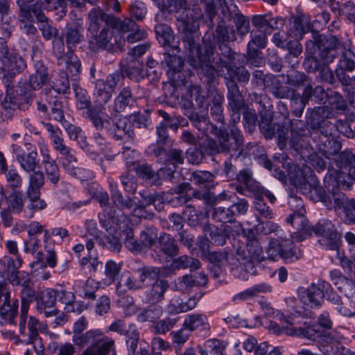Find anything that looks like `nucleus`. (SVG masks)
<instances>
[{
    "instance_id": "f704fd0d",
    "label": "nucleus",
    "mask_w": 355,
    "mask_h": 355,
    "mask_svg": "<svg viewBox=\"0 0 355 355\" xmlns=\"http://www.w3.org/2000/svg\"><path fill=\"white\" fill-rule=\"evenodd\" d=\"M44 126L49 134V138L55 151L60 155L63 154V152L72 149L66 145L62 130L58 126H55L50 123H44Z\"/></svg>"
},
{
    "instance_id": "3c124183",
    "label": "nucleus",
    "mask_w": 355,
    "mask_h": 355,
    "mask_svg": "<svg viewBox=\"0 0 355 355\" xmlns=\"http://www.w3.org/2000/svg\"><path fill=\"white\" fill-rule=\"evenodd\" d=\"M66 44L68 51L73 52V48L79 44L83 37V28L77 25H71L66 27Z\"/></svg>"
},
{
    "instance_id": "603ef678",
    "label": "nucleus",
    "mask_w": 355,
    "mask_h": 355,
    "mask_svg": "<svg viewBox=\"0 0 355 355\" xmlns=\"http://www.w3.org/2000/svg\"><path fill=\"white\" fill-rule=\"evenodd\" d=\"M16 309V306L10 307V300L7 303L0 305V324L1 325L9 324L15 327L17 325L16 318L19 312Z\"/></svg>"
},
{
    "instance_id": "473e14b6",
    "label": "nucleus",
    "mask_w": 355,
    "mask_h": 355,
    "mask_svg": "<svg viewBox=\"0 0 355 355\" xmlns=\"http://www.w3.org/2000/svg\"><path fill=\"white\" fill-rule=\"evenodd\" d=\"M169 285L167 281L157 279L145 292L144 301L146 303L156 304L162 301Z\"/></svg>"
},
{
    "instance_id": "09e8293b",
    "label": "nucleus",
    "mask_w": 355,
    "mask_h": 355,
    "mask_svg": "<svg viewBox=\"0 0 355 355\" xmlns=\"http://www.w3.org/2000/svg\"><path fill=\"white\" fill-rule=\"evenodd\" d=\"M62 65L66 67L65 73L71 76L73 80H77V76L81 73V63L79 58L73 52L67 51Z\"/></svg>"
},
{
    "instance_id": "4d7b16f0",
    "label": "nucleus",
    "mask_w": 355,
    "mask_h": 355,
    "mask_svg": "<svg viewBox=\"0 0 355 355\" xmlns=\"http://www.w3.org/2000/svg\"><path fill=\"white\" fill-rule=\"evenodd\" d=\"M36 291L31 284H26L21 287L20 291L21 310L20 313H28L30 304L35 301Z\"/></svg>"
},
{
    "instance_id": "aec40b11",
    "label": "nucleus",
    "mask_w": 355,
    "mask_h": 355,
    "mask_svg": "<svg viewBox=\"0 0 355 355\" xmlns=\"http://www.w3.org/2000/svg\"><path fill=\"white\" fill-rule=\"evenodd\" d=\"M251 40L248 44V55L250 62L258 66L262 63L261 53L259 49H264L267 44L266 33L261 31H252Z\"/></svg>"
},
{
    "instance_id": "338daca9",
    "label": "nucleus",
    "mask_w": 355,
    "mask_h": 355,
    "mask_svg": "<svg viewBox=\"0 0 355 355\" xmlns=\"http://www.w3.org/2000/svg\"><path fill=\"white\" fill-rule=\"evenodd\" d=\"M233 214L234 211H232L230 207H215L214 209L211 214V217L216 222H220L223 223H234L236 220V218Z\"/></svg>"
},
{
    "instance_id": "e433bc0d",
    "label": "nucleus",
    "mask_w": 355,
    "mask_h": 355,
    "mask_svg": "<svg viewBox=\"0 0 355 355\" xmlns=\"http://www.w3.org/2000/svg\"><path fill=\"white\" fill-rule=\"evenodd\" d=\"M331 114V111L327 106L315 107L311 110L307 117V124L311 129L313 130H318L323 121L329 119Z\"/></svg>"
},
{
    "instance_id": "5701e85b",
    "label": "nucleus",
    "mask_w": 355,
    "mask_h": 355,
    "mask_svg": "<svg viewBox=\"0 0 355 355\" xmlns=\"http://www.w3.org/2000/svg\"><path fill=\"white\" fill-rule=\"evenodd\" d=\"M137 98L130 87H124L114 99V108L116 112H130L137 108Z\"/></svg>"
},
{
    "instance_id": "2eb2a0df",
    "label": "nucleus",
    "mask_w": 355,
    "mask_h": 355,
    "mask_svg": "<svg viewBox=\"0 0 355 355\" xmlns=\"http://www.w3.org/2000/svg\"><path fill=\"white\" fill-rule=\"evenodd\" d=\"M36 309L40 313H44L46 318L57 315L58 310L55 307L56 293L54 288L37 290L35 297Z\"/></svg>"
},
{
    "instance_id": "c9c22d12",
    "label": "nucleus",
    "mask_w": 355,
    "mask_h": 355,
    "mask_svg": "<svg viewBox=\"0 0 355 355\" xmlns=\"http://www.w3.org/2000/svg\"><path fill=\"white\" fill-rule=\"evenodd\" d=\"M338 288L343 293L349 300V308L340 307L339 313L344 316L352 317L355 315V285L350 281H345L343 286H338Z\"/></svg>"
},
{
    "instance_id": "8fccbe9b",
    "label": "nucleus",
    "mask_w": 355,
    "mask_h": 355,
    "mask_svg": "<svg viewBox=\"0 0 355 355\" xmlns=\"http://www.w3.org/2000/svg\"><path fill=\"white\" fill-rule=\"evenodd\" d=\"M73 89L75 94L76 105L78 110L85 112L94 107L92 105L91 98L86 89L80 87L76 83L72 84Z\"/></svg>"
},
{
    "instance_id": "a19ab883",
    "label": "nucleus",
    "mask_w": 355,
    "mask_h": 355,
    "mask_svg": "<svg viewBox=\"0 0 355 355\" xmlns=\"http://www.w3.org/2000/svg\"><path fill=\"white\" fill-rule=\"evenodd\" d=\"M36 260L30 263V266L35 270L44 268L46 266L54 268L57 266L58 257L55 251L47 250L46 254L38 250L36 254Z\"/></svg>"
},
{
    "instance_id": "49530a36",
    "label": "nucleus",
    "mask_w": 355,
    "mask_h": 355,
    "mask_svg": "<svg viewBox=\"0 0 355 355\" xmlns=\"http://www.w3.org/2000/svg\"><path fill=\"white\" fill-rule=\"evenodd\" d=\"M127 168L129 171H135L139 178L145 180H155L157 174L153 170L150 165L147 163L127 162Z\"/></svg>"
},
{
    "instance_id": "cd10ccee",
    "label": "nucleus",
    "mask_w": 355,
    "mask_h": 355,
    "mask_svg": "<svg viewBox=\"0 0 355 355\" xmlns=\"http://www.w3.org/2000/svg\"><path fill=\"white\" fill-rule=\"evenodd\" d=\"M121 72L128 77L131 80L139 82L145 77L150 78L151 76L149 70L145 71L143 63L137 59L130 58L127 62V64H121Z\"/></svg>"
},
{
    "instance_id": "c03bdc74",
    "label": "nucleus",
    "mask_w": 355,
    "mask_h": 355,
    "mask_svg": "<svg viewBox=\"0 0 355 355\" xmlns=\"http://www.w3.org/2000/svg\"><path fill=\"white\" fill-rule=\"evenodd\" d=\"M27 202L26 208L30 213V218L33 217L34 214L46 209L47 202L41 198V192H26Z\"/></svg>"
},
{
    "instance_id": "2f4dec72",
    "label": "nucleus",
    "mask_w": 355,
    "mask_h": 355,
    "mask_svg": "<svg viewBox=\"0 0 355 355\" xmlns=\"http://www.w3.org/2000/svg\"><path fill=\"white\" fill-rule=\"evenodd\" d=\"M233 61L234 60L229 61L228 59H223V62L227 63V67L223 65L216 66L214 64L216 69V78L218 76V73L220 71V69L225 67L227 69V73L229 75V77L225 78L226 83L230 80H233L236 84H237L234 80V78H236L239 82L244 83H248L250 80V73L244 67H232V64ZM225 85H227V83H225ZM236 85L238 86V85Z\"/></svg>"
},
{
    "instance_id": "c756f323",
    "label": "nucleus",
    "mask_w": 355,
    "mask_h": 355,
    "mask_svg": "<svg viewBox=\"0 0 355 355\" xmlns=\"http://www.w3.org/2000/svg\"><path fill=\"white\" fill-rule=\"evenodd\" d=\"M49 6H44L42 2L40 8H35L33 13L35 15V18L39 23V29L42 32L43 37L46 40H50L56 37L58 34V31L56 28L52 26V21H50L44 14V9Z\"/></svg>"
},
{
    "instance_id": "9d476101",
    "label": "nucleus",
    "mask_w": 355,
    "mask_h": 355,
    "mask_svg": "<svg viewBox=\"0 0 355 355\" xmlns=\"http://www.w3.org/2000/svg\"><path fill=\"white\" fill-rule=\"evenodd\" d=\"M294 202L297 203L299 210L291 214L286 218V222L296 230V232L291 234L292 239L297 241H302L311 235L312 227L309 225L308 220L304 215V209L302 199L297 196H291L288 202L291 207Z\"/></svg>"
},
{
    "instance_id": "423d86ee",
    "label": "nucleus",
    "mask_w": 355,
    "mask_h": 355,
    "mask_svg": "<svg viewBox=\"0 0 355 355\" xmlns=\"http://www.w3.org/2000/svg\"><path fill=\"white\" fill-rule=\"evenodd\" d=\"M72 341L80 347L89 345L82 354L89 351L90 355H107L114 346V340L104 336L100 329H90L78 336H72Z\"/></svg>"
},
{
    "instance_id": "0eeeda50",
    "label": "nucleus",
    "mask_w": 355,
    "mask_h": 355,
    "mask_svg": "<svg viewBox=\"0 0 355 355\" xmlns=\"http://www.w3.org/2000/svg\"><path fill=\"white\" fill-rule=\"evenodd\" d=\"M45 330L44 324L35 316H28V313H20L19 320V332L22 341L32 345L37 355H43L44 345L40 333Z\"/></svg>"
},
{
    "instance_id": "9b49d317",
    "label": "nucleus",
    "mask_w": 355,
    "mask_h": 355,
    "mask_svg": "<svg viewBox=\"0 0 355 355\" xmlns=\"http://www.w3.org/2000/svg\"><path fill=\"white\" fill-rule=\"evenodd\" d=\"M329 288V282L319 279L317 283H312L307 288H300L297 291L298 297L304 305L317 309L324 302V290L327 291Z\"/></svg>"
},
{
    "instance_id": "4468645a",
    "label": "nucleus",
    "mask_w": 355,
    "mask_h": 355,
    "mask_svg": "<svg viewBox=\"0 0 355 355\" xmlns=\"http://www.w3.org/2000/svg\"><path fill=\"white\" fill-rule=\"evenodd\" d=\"M165 18V12L157 13L155 17V21L157 24L155 25L154 29L157 40L162 46L168 47L172 51L180 53L182 49L180 46V40L175 41V35L171 28L168 25L162 23Z\"/></svg>"
},
{
    "instance_id": "7ed1b4c3",
    "label": "nucleus",
    "mask_w": 355,
    "mask_h": 355,
    "mask_svg": "<svg viewBox=\"0 0 355 355\" xmlns=\"http://www.w3.org/2000/svg\"><path fill=\"white\" fill-rule=\"evenodd\" d=\"M205 5V15L206 22L210 29L215 26L214 18L217 10L223 15L224 21H230L233 19L238 33L241 35H246L250 31V21L239 12L234 0H200Z\"/></svg>"
},
{
    "instance_id": "412c9836",
    "label": "nucleus",
    "mask_w": 355,
    "mask_h": 355,
    "mask_svg": "<svg viewBox=\"0 0 355 355\" xmlns=\"http://www.w3.org/2000/svg\"><path fill=\"white\" fill-rule=\"evenodd\" d=\"M88 34H95L98 33L101 23H105L106 26H112L116 24V19L110 14L105 12L101 8H94L89 10L87 15Z\"/></svg>"
},
{
    "instance_id": "4c0bfd02",
    "label": "nucleus",
    "mask_w": 355,
    "mask_h": 355,
    "mask_svg": "<svg viewBox=\"0 0 355 355\" xmlns=\"http://www.w3.org/2000/svg\"><path fill=\"white\" fill-rule=\"evenodd\" d=\"M164 61L168 67V76L173 81H176L181 78L180 73L184 67V61L180 56L164 53Z\"/></svg>"
},
{
    "instance_id": "69168bd1",
    "label": "nucleus",
    "mask_w": 355,
    "mask_h": 355,
    "mask_svg": "<svg viewBox=\"0 0 355 355\" xmlns=\"http://www.w3.org/2000/svg\"><path fill=\"white\" fill-rule=\"evenodd\" d=\"M163 310L161 306L155 304L147 306L141 313L138 314L137 320L139 322H153L161 317Z\"/></svg>"
},
{
    "instance_id": "e2e57ef3",
    "label": "nucleus",
    "mask_w": 355,
    "mask_h": 355,
    "mask_svg": "<svg viewBox=\"0 0 355 355\" xmlns=\"http://www.w3.org/2000/svg\"><path fill=\"white\" fill-rule=\"evenodd\" d=\"M8 209L14 214H19L24 209V197L21 192L14 190L6 197Z\"/></svg>"
},
{
    "instance_id": "a18cd8bd",
    "label": "nucleus",
    "mask_w": 355,
    "mask_h": 355,
    "mask_svg": "<svg viewBox=\"0 0 355 355\" xmlns=\"http://www.w3.org/2000/svg\"><path fill=\"white\" fill-rule=\"evenodd\" d=\"M271 291V286L262 283L255 284L253 286L245 289L241 293H239L233 296L232 301L235 303H239L240 302L246 301L249 299H251L255 296H257L259 293H267Z\"/></svg>"
},
{
    "instance_id": "20e7f679",
    "label": "nucleus",
    "mask_w": 355,
    "mask_h": 355,
    "mask_svg": "<svg viewBox=\"0 0 355 355\" xmlns=\"http://www.w3.org/2000/svg\"><path fill=\"white\" fill-rule=\"evenodd\" d=\"M313 41L306 42V48L313 46V53L318 55L310 56L304 62L306 69L310 72L319 71L323 64H329L333 62L338 53V49L341 48V44L336 36H331L324 42V38L318 35V32L313 33Z\"/></svg>"
},
{
    "instance_id": "79ce46f5",
    "label": "nucleus",
    "mask_w": 355,
    "mask_h": 355,
    "mask_svg": "<svg viewBox=\"0 0 355 355\" xmlns=\"http://www.w3.org/2000/svg\"><path fill=\"white\" fill-rule=\"evenodd\" d=\"M42 95L44 96V101L51 105L53 119L61 123L66 121L64 119L63 105L61 98L53 95L51 90L46 91L42 94Z\"/></svg>"
},
{
    "instance_id": "bf43d9fd",
    "label": "nucleus",
    "mask_w": 355,
    "mask_h": 355,
    "mask_svg": "<svg viewBox=\"0 0 355 355\" xmlns=\"http://www.w3.org/2000/svg\"><path fill=\"white\" fill-rule=\"evenodd\" d=\"M214 179V175L207 171H193L190 178L193 184L201 187H207L213 184Z\"/></svg>"
},
{
    "instance_id": "a878e982",
    "label": "nucleus",
    "mask_w": 355,
    "mask_h": 355,
    "mask_svg": "<svg viewBox=\"0 0 355 355\" xmlns=\"http://www.w3.org/2000/svg\"><path fill=\"white\" fill-rule=\"evenodd\" d=\"M285 77L284 74L271 75L268 80L267 88L276 98H289L295 92L293 89L283 85L282 81L285 83Z\"/></svg>"
},
{
    "instance_id": "0e129e2a",
    "label": "nucleus",
    "mask_w": 355,
    "mask_h": 355,
    "mask_svg": "<svg viewBox=\"0 0 355 355\" xmlns=\"http://www.w3.org/2000/svg\"><path fill=\"white\" fill-rule=\"evenodd\" d=\"M28 176V185L26 192H41L44 185V173L41 171H33Z\"/></svg>"
},
{
    "instance_id": "f3484780",
    "label": "nucleus",
    "mask_w": 355,
    "mask_h": 355,
    "mask_svg": "<svg viewBox=\"0 0 355 355\" xmlns=\"http://www.w3.org/2000/svg\"><path fill=\"white\" fill-rule=\"evenodd\" d=\"M154 252L160 262L168 261V259L175 257L179 252V247L175 239L168 234L164 233L157 239L154 247Z\"/></svg>"
},
{
    "instance_id": "393cba45",
    "label": "nucleus",
    "mask_w": 355,
    "mask_h": 355,
    "mask_svg": "<svg viewBox=\"0 0 355 355\" xmlns=\"http://www.w3.org/2000/svg\"><path fill=\"white\" fill-rule=\"evenodd\" d=\"M107 133L116 140H122L125 137L133 138L134 124L128 118L119 119L116 121L112 119Z\"/></svg>"
},
{
    "instance_id": "774afa93",
    "label": "nucleus",
    "mask_w": 355,
    "mask_h": 355,
    "mask_svg": "<svg viewBox=\"0 0 355 355\" xmlns=\"http://www.w3.org/2000/svg\"><path fill=\"white\" fill-rule=\"evenodd\" d=\"M42 164L48 180L53 186H56L60 180V171L55 160L44 162Z\"/></svg>"
},
{
    "instance_id": "6ab92c4d",
    "label": "nucleus",
    "mask_w": 355,
    "mask_h": 355,
    "mask_svg": "<svg viewBox=\"0 0 355 355\" xmlns=\"http://www.w3.org/2000/svg\"><path fill=\"white\" fill-rule=\"evenodd\" d=\"M82 116L88 120L97 131L107 132L112 119L106 114L103 107H90L83 112Z\"/></svg>"
},
{
    "instance_id": "052dcab7",
    "label": "nucleus",
    "mask_w": 355,
    "mask_h": 355,
    "mask_svg": "<svg viewBox=\"0 0 355 355\" xmlns=\"http://www.w3.org/2000/svg\"><path fill=\"white\" fill-rule=\"evenodd\" d=\"M172 265L176 269L189 268L193 271L200 268L201 263L198 259L183 255L173 259Z\"/></svg>"
},
{
    "instance_id": "5fc2aeb1",
    "label": "nucleus",
    "mask_w": 355,
    "mask_h": 355,
    "mask_svg": "<svg viewBox=\"0 0 355 355\" xmlns=\"http://www.w3.org/2000/svg\"><path fill=\"white\" fill-rule=\"evenodd\" d=\"M157 234L153 228L143 230L140 234L139 241H138L139 252L144 248L150 249L154 252V247L157 245Z\"/></svg>"
},
{
    "instance_id": "680f3d73",
    "label": "nucleus",
    "mask_w": 355,
    "mask_h": 355,
    "mask_svg": "<svg viewBox=\"0 0 355 355\" xmlns=\"http://www.w3.org/2000/svg\"><path fill=\"white\" fill-rule=\"evenodd\" d=\"M334 160L340 170H347L355 164V153L351 150H345L339 152L334 158Z\"/></svg>"
},
{
    "instance_id": "13d9d810",
    "label": "nucleus",
    "mask_w": 355,
    "mask_h": 355,
    "mask_svg": "<svg viewBox=\"0 0 355 355\" xmlns=\"http://www.w3.org/2000/svg\"><path fill=\"white\" fill-rule=\"evenodd\" d=\"M113 92L107 87L103 80H97L95 83V89L94 95L96 101L100 103H106L112 98Z\"/></svg>"
},
{
    "instance_id": "a211bd4d",
    "label": "nucleus",
    "mask_w": 355,
    "mask_h": 355,
    "mask_svg": "<svg viewBox=\"0 0 355 355\" xmlns=\"http://www.w3.org/2000/svg\"><path fill=\"white\" fill-rule=\"evenodd\" d=\"M89 46L93 51L101 49L110 51L117 44L116 40L113 37L114 30L111 26H105L98 34H89Z\"/></svg>"
},
{
    "instance_id": "f8f14e48",
    "label": "nucleus",
    "mask_w": 355,
    "mask_h": 355,
    "mask_svg": "<svg viewBox=\"0 0 355 355\" xmlns=\"http://www.w3.org/2000/svg\"><path fill=\"white\" fill-rule=\"evenodd\" d=\"M239 266L246 271L254 268V261H261L264 259L263 249L259 241L254 238L248 239L245 248H239L236 251Z\"/></svg>"
},
{
    "instance_id": "4be33fe9",
    "label": "nucleus",
    "mask_w": 355,
    "mask_h": 355,
    "mask_svg": "<svg viewBox=\"0 0 355 355\" xmlns=\"http://www.w3.org/2000/svg\"><path fill=\"white\" fill-rule=\"evenodd\" d=\"M34 67L35 73L29 76L28 80H22V84L33 92L40 89L49 81L47 68L41 61L35 62Z\"/></svg>"
},
{
    "instance_id": "72a5a7b5",
    "label": "nucleus",
    "mask_w": 355,
    "mask_h": 355,
    "mask_svg": "<svg viewBox=\"0 0 355 355\" xmlns=\"http://www.w3.org/2000/svg\"><path fill=\"white\" fill-rule=\"evenodd\" d=\"M312 98V89H304L302 95L295 92L290 96V107L293 115L300 117L302 115L304 107L309 101Z\"/></svg>"
},
{
    "instance_id": "f257e3e1",
    "label": "nucleus",
    "mask_w": 355,
    "mask_h": 355,
    "mask_svg": "<svg viewBox=\"0 0 355 355\" xmlns=\"http://www.w3.org/2000/svg\"><path fill=\"white\" fill-rule=\"evenodd\" d=\"M215 24H217L214 32L207 31L202 42L204 46L200 47V33L198 25L193 20H183L179 25L181 33L182 52L187 57L188 62L194 69L200 70L201 73L207 78L208 83L216 79V66H227L223 62V58L216 51L217 44L221 55L229 61L234 60L235 53L229 46V43L236 40V31L232 26L226 25L223 15L219 10L214 18Z\"/></svg>"
},
{
    "instance_id": "de8ad7c7",
    "label": "nucleus",
    "mask_w": 355,
    "mask_h": 355,
    "mask_svg": "<svg viewBox=\"0 0 355 355\" xmlns=\"http://www.w3.org/2000/svg\"><path fill=\"white\" fill-rule=\"evenodd\" d=\"M22 259L19 257L13 259L9 256H4L0 259V278L5 280L16 269H19L22 265Z\"/></svg>"
},
{
    "instance_id": "c85d7f7f",
    "label": "nucleus",
    "mask_w": 355,
    "mask_h": 355,
    "mask_svg": "<svg viewBox=\"0 0 355 355\" xmlns=\"http://www.w3.org/2000/svg\"><path fill=\"white\" fill-rule=\"evenodd\" d=\"M314 142L316 150L327 159L336 157L342 148V144L335 137H320L318 141Z\"/></svg>"
},
{
    "instance_id": "ea45409f",
    "label": "nucleus",
    "mask_w": 355,
    "mask_h": 355,
    "mask_svg": "<svg viewBox=\"0 0 355 355\" xmlns=\"http://www.w3.org/2000/svg\"><path fill=\"white\" fill-rule=\"evenodd\" d=\"M191 190V185L189 182H182L171 189L172 193L177 196L169 200V203L173 206H182L189 202L192 197L187 194V192Z\"/></svg>"
},
{
    "instance_id": "864d4df0",
    "label": "nucleus",
    "mask_w": 355,
    "mask_h": 355,
    "mask_svg": "<svg viewBox=\"0 0 355 355\" xmlns=\"http://www.w3.org/2000/svg\"><path fill=\"white\" fill-rule=\"evenodd\" d=\"M38 155L36 150H32L28 153H24L21 156H17V162L19 164L20 167L24 171L31 173V171H35L38 164L39 159Z\"/></svg>"
},
{
    "instance_id": "7c9ffc66",
    "label": "nucleus",
    "mask_w": 355,
    "mask_h": 355,
    "mask_svg": "<svg viewBox=\"0 0 355 355\" xmlns=\"http://www.w3.org/2000/svg\"><path fill=\"white\" fill-rule=\"evenodd\" d=\"M288 167V176L291 184L296 188H302L307 182V176L311 173L310 167L303 164L299 166L293 163H287Z\"/></svg>"
},
{
    "instance_id": "dca6fc26",
    "label": "nucleus",
    "mask_w": 355,
    "mask_h": 355,
    "mask_svg": "<svg viewBox=\"0 0 355 355\" xmlns=\"http://www.w3.org/2000/svg\"><path fill=\"white\" fill-rule=\"evenodd\" d=\"M26 68V62L18 53L0 67V79L3 85H10L15 78Z\"/></svg>"
},
{
    "instance_id": "37998d69",
    "label": "nucleus",
    "mask_w": 355,
    "mask_h": 355,
    "mask_svg": "<svg viewBox=\"0 0 355 355\" xmlns=\"http://www.w3.org/2000/svg\"><path fill=\"white\" fill-rule=\"evenodd\" d=\"M228 228H230L229 226L219 228L210 223H205L202 226L205 235L209 236L215 245L220 246L226 243L227 239V230Z\"/></svg>"
},
{
    "instance_id": "1a4fd4ad",
    "label": "nucleus",
    "mask_w": 355,
    "mask_h": 355,
    "mask_svg": "<svg viewBox=\"0 0 355 355\" xmlns=\"http://www.w3.org/2000/svg\"><path fill=\"white\" fill-rule=\"evenodd\" d=\"M287 335L302 336L312 340H318V347L324 355H336L339 349L338 344L335 342L329 334H322L313 326L306 325L299 328L287 330Z\"/></svg>"
},
{
    "instance_id": "f03ea898",
    "label": "nucleus",
    "mask_w": 355,
    "mask_h": 355,
    "mask_svg": "<svg viewBox=\"0 0 355 355\" xmlns=\"http://www.w3.org/2000/svg\"><path fill=\"white\" fill-rule=\"evenodd\" d=\"M227 110L230 116L228 124L230 134L227 130L218 128L211 123L207 114L199 113L190 121L202 135H214L218 138L217 141H207L205 147L208 154L223 153L237 159L243 150L244 138L236 124L240 121V112L244 104L239 86L233 80L227 83Z\"/></svg>"
},
{
    "instance_id": "ddd939ff",
    "label": "nucleus",
    "mask_w": 355,
    "mask_h": 355,
    "mask_svg": "<svg viewBox=\"0 0 355 355\" xmlns=\"http://www.w3.org/2000/svg\"><path fill=\"white\" fill-rule=\"evenodd\" d=\"M19 7V27L26 34L34 35L37 32L33 25L35 15V8H40L42 0H17Z\"/></svg>"
},
{
    "instance_id": "58836bf2",
    "label": "nucleus",
    "mask_w": 355,
    "mask_h": 355,
    "mask_svg": "<svg viewBox=\"0 0 355 355\" xmlns=\"http://www.w3.org/2000/svg\"><path fill=\"white\" fill-rule=\"evenodd\" d=\"M302 257V252L298 249L291 239H282L280 259L285 263H293Z\"/></svg>"
},
{
    "instance_id": "39448f33",
    "label": "nucleus",
    "mask_w": 355,
    "mask_h": 355,
    "mask_svg": "<svg viewBox=\"0 0 355 355\" xmlns=\"http://www.w3.org/2000/svg\"><path fill=\"white\" fill-rule=\"evenodd\" d=\"M4 86L6 94L1 105L3 111L7 112L6 115L8 114L10 117L15 110L26 111L31 107L35 94L29 91L22 84V80L18 82L15 89H14L13 82L9 86Z\"/></svg>"
},
{
    "instance_id": "b1692460",
    "label": "nucleus",
    "mask_w": 355,
    "mask_h": 355,
    "mask_svg": "<svg viewBox=\"0 0 355 355\" xmlns=\"http://www.w3.org/2000/svg\"><path fill=\"white\" fill-rule=\"evenodd\" d=\"M183 327L189 331H198L204 337L209 336L210 325L208 318L202 313L187 315Z\"/></svg>"
},
{
    "instance_id": "6e6552de",
    "label": "nucleus",
    "mask_w": 355,
    "mask_h": 355,
    "mask_svg": "<svg viewBox=\"0 0 355 355\" xmlns=\"http://www.w3.org/2000/svg\"><path fill=\"white\" fill-rule=\"evenodd\" d=\"M312 232L318 237V243L322 249L335 252V257L342 255L341 235L331 220H320L312 227Z\"/></svg>"
},
{
    "instance_id": "6e6d98bb",
    "label": "nucleus",
    "mask_w": 355,
    "mask_h": 355,
    "mask_svg": "<svg viewBox=\"0 0 355 355\" xmlns=\"http://www.w3.org/2000/svg\"><path fill=\"white\" fill-rule=\"evenodd\" d=\"M285 83L287 85L297 88L304 87V89L310 88L312 89L311 80L302 72L295 71L293 73L285 75Z\"/></svg>"
},
{
    "instance_id": "bb28decb",
    "label": "nucleus",
    "mask_w": 355,
    "mask_h": 355,
    "mask_svg": "<svg viewBox=\"0 0 355 355\" xmlns=\"http://www.w3.org/2000/svg\"><path fill=\"white\" fill-rule=\"evenodd\" d=\"M202 296V293L198 296L195 295L189 297L186 302H183L180 296H174L166 306V311L170 315H176L191 311L196 306Z\"/></svg>"
}]
</instances>
